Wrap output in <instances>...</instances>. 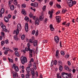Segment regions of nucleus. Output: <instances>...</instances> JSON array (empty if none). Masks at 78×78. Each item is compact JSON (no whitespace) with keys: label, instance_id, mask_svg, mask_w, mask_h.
Masks as SVG:
<instances>
[{"label":"nucleus","instance_id":"nucleus-4","mask_svg":"<svg viewBox=\"0 0 78 78\" xmlns=\"http://www.w3.org/2000/svg\"><path fill=\"white\" fill-rule=\"evenodd\" d=\"M62 76L63 78H69V74L67 73H62Z\"/></svg>","mask_w":78,"mask_h":78},{"label":"nucleus","instance_id":"nucleus-46","mask_svg":"<svg viewBox=\"0 0 78 78\" xmlns=\"http://www.w3.org/2000/svg\"><path fill=\"white\" fill-rule=\"evenodd\" d=\"M60 11H58L55 13L56 15H58L60 13Z\"/></svg>","mask_w":78,"mask_h":78},{"label":"nucleus","instance_id":"nucleus-33","mask_svg":"<svg viewBox=\"0 0 78 78\" xmlns=\"http://www.w3.org/2000/svg\"><path fill=\"white\" fill-rule=\"evenodd\" d=\"M30 75V74H27L26 75V78H30V77H29V76H30V75Z\"/></svg>","mask_w":78,"mask_h":78},{"label":"nucleus","instance_id":"nucleus-6","mask_svg":"<svg viewBox=\"0 0 78 78\" xmlns=\"http://www.w3.org/2000/svg\"><path fill=\"white\" fill-rule=\"evenodd\" d=\"M73 0H69V7L71 8L73 6Z\"/></svg>","mask_w":78,"mask_h":78},{"label":"nucleus","instance_id":"nucleus-17","mask_svg":"<svg viewBox=\"0 0 78 78\" xmlns=\"http://www.w3.org/2000/svg\"><path fill=\"white\" fill-rule=\"evenodd\" d=\"M9 7H10V9L11 11H13L14 10V6L13 5H11L9 6Z\"/></svg>","mask_w":78,"mask_h":78},{"label":"nucleus","instance_id":"nucleus-24","mask_svg":"<svg viewBox=\"0 0 78 78\" xmlns=\"http://www.w3.org/2000/svg\"><path fill=\"white\" fill-rule=\"evenodd\" d=\"M58 64L59 65V66H62V62H61V61L60 60H59L58 62Z\"/></svg>","mask_w":78,"mask_h":78},{"label":"nucleus","instance_id":"nucleus-21","mask_svg":"<svg viewBox=\"0 0 78 78\" xmlns=\"http://www.w3.org/2000/svg\"><path fill=\"white\" fill-rule=\"evenodd\" d=\"M24 20H25L26 21H27V22H28L30 20V18L27 16H25L24 18Z\"/></svg>","mask_w":78,"mask_h":78},{"label":"nucleus","instance_id":"nucleus-43","mask_svg":"<svg viewBox=\"0 0 78 78\" xmlns=\"http://www.w3.org/2000/svg\"><path fill=\"white\" fill-rule=\"evenodd\" d=\"M54 65H56L57 64V61L55 60L54 62Z\"/></svg>","mask_w":78,"mask_h":78},{"label":"nucleus","instance_id":"nucleus-53","mask_svg":"<svg viewBox=\"0 0 78 78\" xmlns=\"http://www.w3.org/2000/svg\"><path fill=\"white\" fill-rule=\"evenodd\" d=\"M5 44H8L9 43V41H8V40L7 39L5 41Z\"/></svg>","mask_w":78,"mask_h":78},{"label":"nucleus","instance_id":"nucleus-49","mask_svg":"<svg viewBox=\"0 0 78 78\" xmlns=\"http://www.w3.org/2000/svg\"><path fill=\"white\" fill-rule=\"evenodd\" d=\"M14 40L15 41H17V35L14 36Z\"/></svg>","mask_w":78,"mask_h":78},{"label":"nucleus","instance_id":"nucleus-20","mask_svg":"<svg viewBox=\"0 0 78 78\" xmlns=\"http://www.w3.org/2000/svg\"><path fill=\"white\" fill-rule=\"evenodd\" d=\"M34 37H32V39H30L29 40V41L30 43H33V41L34 40Z\"/></svg>","mask_w":78,"mask_h":78},{"label":"nucleus","instance_id":"nucleus-30","mask_svg":"<svg viewBox=\"0 0 78 78\" xmlns=\"http://www.w3.org/2000/svg\"><path fill=\"white\" fill-rule=\"evenodd\" d=\"M34 6L35 7H37L38 6V3H35L34 4Z\"/></svg>","mask_w":78,"mask_h":78},{"label":"nucleus","instance_id":"nucleus-18","mask_svg":"<svg viewBox=\"0 0 78 78\" xmlns=\"http://www.w3.org/2000/svg\"><path fill=\"white\" fill-rule=\"evenodd\" d=\"M4 20L5 22H8L9 21V19L6 16L4 17Z\"/></svg>","mask_w":78,"mask_h":78},{"label":"nucleus","instance_id":"nucleus-39","mask_svg":"<svg viewBox=\"0 0 78 78\" xmlns=\"http://www.w3.org/2000/svg\"><path fill=\"white\" fill-rule=\"evenodd\" d=\"M38 30H37L36 33H35V36H38V35L39 34L38 33Z\"/></svg>","mask_w":78,"mask_h":78},{"label":"nucleus","instance_id":"nucleus-38","mask_svg":"<svg viewBox=\"0 0 78 78\" xmlns=\"http://www.w3.org/2000/svg\"><path fill=\"white\" fill-rule=\"evenodd\" d=\"M22 8H26V5L25 4H22Z\"/></svg>","mask_w":78,"mask_h":78},{"label":"nucleus","instance_id":"nucleus-12","mask_svg":"<svg viewBox=\"0 0 78 78\" xmlns=\"http://www.w3.org/2000/svg\"><path fill=\"white\" fill-rule=\"evenodd\" d=\"M34 47H37V41L35 40L34 42Z\"/></svg>","mask_w":78,"mask_h":78},{"label":"nucleus","instance_id":"nucleus-54","mask_svg":"<svg viewBox=\"0 0 78 78\" xmlns=\"http://www.w3.org/2000/svg\"><path fill=\"white\" fill-rule=\"evenodd\" d=\"M66 11H67V10H65L64 9H63L62 10V13H64L65 12H66Z\"/></svg>","mask_w":78,"mask_h":78},{"label":"nucleus","instance_id":"nucleus-52","mask_svg":"<svg viewBox=\"0 0 78 78\" xmlns=\"http://www.w3.org/2000/svg\"><path fill=\"white\" fill-rule=\"evenodd\" d=\"M36 32V31H35V30H33L32 32V34H33V35H34V34H35V33Z\"/></svg>","mask_w":78,"mask_h":78},{"label":"nucleus","instance_id":"nucleus-1","mask_svg":"<svg viewBox=\"0 0 78 78\" xmlns=\"http://www.w3.org/2000/svg\"><path fill=\"white\" fill-rule=\"evenodd\" d=\"M30 46H31V45H30V43L29 42L27 43V47L28 48H26L25 50L26 51H30L31 53H33V51L34 52V50L30 49Z\"/></svg>","mask_w":78,"mask_h":78},{"label":"nucleus","instance_id":"nucleus-56","mask_svg":"<svg viewBox=\"0 0 78 78\" xmlns=\"http://www.w3.org/2000/svg\"><path fill=\"white\" fill-rule=\"evenodd\" d=\"M0 25H1V27H2V26H4V25H3V23L2 22H1Z\"/></svg>","mask_w":78,"mask_h":78},{"label":"nucleus","instance_id":"nucleus-8","mask_svg":"<svg viewBox=\"0 0 78 78\" xmlns=\"http://www.w3.org/2000/svg\"><path fill=\"white\" fill-rule=\"evenodd\" d=\"M0 12V17H2V14H3L5 12V9H4V8H2L1 9Z\"/></svg>","mask_w":78,"mask_h":78},{"label":"nucleus","instance_id":"nucleus-16","mask_svg":"<svg viewBox=\"0 0 78 78\" xmlns=\"http://www.w3.org/2000/svg\"><path fill=\"white\" fill-rule=\"evenodd\" d=\"M49 27L51 31H53L55 30V29L53 27V25L52 24H50Z\"/></svg>","mask_w":78,"mask_h":78},{"label":"nucleus","instance_id":"nucleus-31","mask_svg":"<svg viewBox=\"0 0 78 78\" xmlns=\"http://www.w3.org/2000/svg\"><path fill=\"white\" fill-rule=\"evenodd\" d=\"M65 69L66 70H69V68L68 67V66H67L65 65L64 67Z\"/></svg>","mask_w":78,"mask_h":78},{"label":"nucleus","instance_id":"nucleus-50","mask_svg":"<svg viewBox=\"0 0 78 78\" xmlns=\"http://www.w3.org/2000/svg\"><path fill=\"white\" fill-rule=\"evenodd\" d=\"M69 76L70 78H72V75L71 74V73H70L69 75Z\"/></svg>","mask_w":78,"mask_h":78},{"label":"nucleus","instance_id":"nucleus-60","mask_svg":"<svg viewBox=\"0 0 78 78\" xmlns=\"http://www.w3.org/2000/svg\"><path fill=\"white\" fill-rule=\"evenodd\" d=\"M7 16H8V18H9V19H10V18L11 17V15H8Z\"/></svg>","mask_w":78,"mask_h":78},{"label":"nucleus","instance_id":"nucleus-37","mask_svg":"<svg viewBox=\"0 0 78 78\" xmlns=\"http://www.w3.org/2000/svg\"><path fill=\"white\" fill-rule=\"evenodd\" d=\"M25 35H23L22 36H21V39H22V40H23L24 39H25Z\"/></svg>","mask_w":78,"mask_h":78},{"label":"nucleus","instance_id":"nucleus-11","mask_svg":"<svg viewBox=\"0 0 78 78\" xmlns=\"http://www.w3.org/2000/svg\"><path fill=\"white\" fill-rule=\"evenodd\" d=\"M25 30L26 32H27L28 31V24L26 23L25 25Z\"/></svg>","mask_w":78,"mask_h":78},{"label":"nucleus","instance_id":"nucleus-19","mask_svg":"<svg viewBox=\"0 0 78 78\" xmlns=\"http://www.w3.org/2000/svg\"><path fill=\"white\" fill-rule=\"evenodd\" d=\"M21 12L23 14V15H25V16L26 15L27 13V12H26V11H25V10L24 9H22Z\"/></svg>","mask_w":78,"mask_h":78},{"label":"nucleus","instance_id":"nucleus-32","mask_svg":"<svg viewBox=\"0 0 78 78\" xmlns=\"http://www.w3.org/2000/svg\"><path fill=\"white\" fill-rule=\"evenodd\" d=\"M29 16L30 18H32L33 15V13H32L30 12V13Z\"/></svg>","mask_w":78,"mask_h":78},{"label":"nucleus","instance_id":"nucleus-15","mask_svg":"<svg viewBox=\"0 0 78 78\" xmlns=\"http://www.w3.org/2000/svg\"><path fill=\"white\" fill-rule=\"evenodd\" d=\"M16 76H18L17 73L16 72H15L14 73H13V77L14 78H16Z\"/></svg>","mask_w":78,"mask_h":78},{"label":"nucleus","instance_id":"nucleus-62","mask_svg":"<svg viewBox=\"0 0 78 78\" xmlns=\"http://www.w3.org/2000/svg\"><path fill=\"white\" fill-rule=\"evenodd\" d=\"M3 59L5 61H6V58H5V57H4L3 58Z\"/></svg>","mask_w":78,"mask_h":78},{"label":"nucleus","instance_id":"nucleus-64","mask_svg":"<svg viewBox=\"0 0 78 78\" xmlns=\"http://www.w3.org/2000/svg\"><path fill=\"white\" fill-rule=\"evenodd\" d=\"M4 54L5 55H8V52H7V51H5V52H4Z\"/></svg>","mask_w":78,"mask_h":78},{"label":"nucleus","instance_id":"nucleus-35","mask_svg":"<svg viewBox=\"0 0 78 78\" xmlns=\"http://www.w3.org/2000/svg\"><path fill=\"white\" fill-rule=\"evenodd\" d=\"M5 51H7L8 52V51H10V49L9 48H6Z\"/></svg>","mask_w":78,"mask_h":78},{"label":"nucleus","instance_id":"nucleus-29","mask_svg":"<svg viewBox=\"0 0 78 78\" xmlns=\"http://www.w3.org/2000/svg\"><path fill=\"white\" fill-rule=\"evenodd\" d=\"M59 69V70H60V71H62V69H63V67H62L61 66H60Z\"/></svg>","mask_w":78,"mask_h":78},{"label":"nucleus","instance_id":"nucleus-51","mask_svg":"<svg viewBox=\"0 0 78 78\" xmlns=\"http://www.w3.org/2000/svg\"><path fill=\"white\" fill-rule=\"evenodd\" d=\"M48 13L49 14H50V15H51V14H53V11H49Z\"/></svg>","mask_w":78,"mask_h":78},{"label":"nucleus","instance_id":"nucleus-13","mask_svg":"<svg viewBox=\"0 0 78 78\" xmlns=\"http://www.w3.org/2000/svg\"><path fill=\"white\" fill-rule=\"evenodd\" d=\"M55 56L57 58H59V51L57 50L56 52Z\"/></svg>","mask_w":78,"mask_h":78},{"label":"nucleus","instance_id":"nucleus-55","mask_svg":"<svg viewBox=\"0 0 78 78\" xmlns=\"http://www.w3.org/2000/svg\"><path fill=\"white\" fill-rule=\"evenodd\" d=\"M59 75H60V73H58L57 74V78H59Z\"/></svg>","mask_w":78,"mask_h":78},{"label":"nucleus","instance_id":"nucleus-41","mask_svg":"<svg viewBox=\"0 0 78 78\" xmlns=\"http://www.w3.org/2000/svg\"><path fill=\"white\" fill-rule=\"evenodd\" d=\"M1 44L2 46H3L5 44V41H2L1 42Z\"/></svg>","mask_w":78,"mask_h":78},{"label":"nucleus","instance_id":"nucleus-25","mask_svg":"<svg viewBox=\"0 0 78 78\" xmlns=\"http://www.w3.org/2000/svg\"><path fill=\"white\" fill-rule=\"evenodd\" d=\"M13 0H11L9 2V6H10V5H11V3H12V2H13Z\"/></svg>","mask_w":78,"mask_h":78},{"label":"nucleus","instance_id":"nucleus-23","mask_svg":"<svg viewBox=\"0 0 78 78\" xmlns=\"http://www.w3.org/2000/svg\"><path fill=\"white\" fill-rule=\"evenodd\" d=\"M33 67L35 70L37 69V67H36V64L35 63H34L33 64Z\"/></svg>","mask_w":78,"mask_h":78},{"label":"nucleus","instance_id":"nucleus-40","mask_svg":"<svg viewBox=\"0 0 78 78\" xmlns=\"http://www.w3.org/2000/svg\"><path fill=\"white\" fill-rule=\"evenodd\" d=\"M29 57L30 58L32 57V53L31 52H29Z\"/></svg>","mask_w":78,"mask_h":78},{"label":"nucleus","instance_id":"nucleus-5","mask_svg":"<svg viewBox=\"0 0 78 78\" xmlns=\"http://www.w3.org/2000/svg\"><path fill=\"white\" fill-rule=\"evenodd\" d=\"M54 40L56 44H58V42H59V37L55 36L54 37Z\"/></svg>","mask_w":78,"mask_h":78},{"label":"nucleus","instance_id":"nucleus-7","mask_svg":"<svg viewBox=\"0 0 78 78\" xmlns=\"http://www.w3.org/2000/svg\"><path fill=\"white\" fill-rule=\"evenodd\" d=\"M22 29V26L20 24H18L17 25V31L18 32L20 31Z\"/></svg>","mask_w":78,"mask_h":78},{"label":"nucleus","instance_id":"nucleus-45","mask_svg":"<svg viewBox=\"0 0 78 78\" xmlns=\"http://www.w3.org/2000/svg\"><path fill=\"white\" fill-rule=\"evenodd\" d=\"M61 55H64L65 54H64V51H61Z\"/></svg>","mask_w":78,"mask_h":78},{"label":"nucleus","instance_id":"nucleus-9","mask_svg":"<svg viewBox=\"0 0 78 78\" xmlns=\"http://www.w3.org/2000/svg\"><path fill=\"white\" fill-rule=\"evenodd\" d=\"M56 20L58 23H59L61 22V17L59 16H56Z\"/></svg>","mask_w":78,"mask_h":78},{"label":"nucleus","instance_id":"nucleus-22","mask_svg":"<svg viewBox=\"0 0 78 78\" xmlns=\"http://www.w3.org/2000/svg\"><path fill=\"white\" fill-rule=\"evenodd\" d=\"M15 54L16 56H17L18 57H19L20 56V55H19V52L17 51H15Z\"/></svg>","mask_w":78,"mask_h":78},{"label":"nucleus","instance_id":"nucleus-63","mask_svg":"<svg viewBox=\"0 0 78 78\" xmlns=\"http://www.w3.org/2000/svg\"><path fill=\"white\" fill-rule=\"evenodd\" d=\"M65 58L67 59L69 58V55H67L65 56Z\"/></svg>","mask_w":78,"mask_h":78},{"label":"nucleus","instance_id":"nucleus-2","mask_svg":"<svg viewBox=\"0 0 78 78\" xmlns=\"http://www.w3.org/2000/svg\"><path fill=\"white\" fill-rule=\"evenodd\" d=\"M27 58L25 57L22 56L21 57V61L22 64H24L25 63L27 62Z\"/></svg>","mask_w":78,"mask_h":78},{"label":"nucleus","instance_id":"nucleus-27","mask_svg":"<svg viewBox=\"0 0 78 78\" xmlns=\"http://www.w3.org/2000/svg\"><path fill=\"white\" fill-rule=\"evenodd\" d=\"M13 3L15 5H17V4H18V3H17V0H14Z\"/></svg>","mask_w":78,"mask_h":78},{"label":"nucleus","instance_id":"nucleus-42","mask_svg":"<svg viewBox=\"0 0 78 78\" xmlns=\"http://www.w3.org/2000/svg\"><path fill=\"white\" fill-rule=\"evenodd\" d=\"M53 64H54V61L53 60H52V61L51 62V66L52 67Z\"/></svg>","mask_w":78,"mask_h":78},{"label":"nucleus","instance_id":"nucleus-36","mask_svg":"<svg viewBox=\"0 0 78 78\" xmlns=\"http://www.w3.org/2000/svg\"><path fill=\"white\" fill-rule=\"evenodd\" d=\"M46 7H47V6H46V5H44L42 8L43 10L44 11H45V10L46 9Z\"/></svg>","mask_w":78,"mask_h":78},{"label":"nucleus","instance_id":"nucleus-3","mask_svg":"<svg viewBox=\"0 0 78 78\" xmlns=\"http://www.w3.org/2000/svg\"><path fill=\"white\" fill-rule=\"evenodd\" d=\"M43 19V18H42V16H41L39 17V19H36L35 20V23H36L37 25H38L39 24V21H41V20H42Z\"/></svg>","mask_w":78,"mask_h":78},{"label":"nucleus","instance_id":"nucleus-44","mask_svg":"<svg viewBox=\"0 0 78 78\" xmlns=\"http://www.w3.org/2000/svg\"><path fill=\"white\" fill-rule=\"evenodd\" d=\"M53 3V1H51L49 3V5H51V6H52Z\"/></svg>","mask_w":78,"mask_h":78},{"label":"nucleus","instance_id":"nucleus-48","mask_svg":"<svg viewBox=\"0 0 78 78\" xmlns=\"http://www.w3.org/2000/svg\"><path fill=\"white\" fill-rule=\"evenodd\" d=\"M1 35L2 37H4L5 36V33H4V32H1Z\"/></svg>","mask_w":78,"mask_h":78},{"label":"nucleus","instance_id":"nucleus-14","mask_svg":"<svg viewBox=\"0 0 78 78\" xmlns=\"http://www.w3.org/2000/svg\"><path fill=\"white\" fill-rule=\"evenodd\" d=\"M31 71V68L30 67H28L27 68V72L28 74H29L30 72Z\"/></svg>","mask_w":78,"mask_h":78},{"label":"nucleus","instance_id":"nucleus-59","mask_svg":"<svg viewBox=\"0 0 78 78\" xmlns=\"http://www.w3.org/2000/svg\"><path fill=\"white\" fill-rule=\"evenodd\" d=\"M35 75L37 76V77L38 76V72H36L35 73Z\"/></svg>","mask_w":78,"mask_h":78},{"label":"nucleus","instance_id":"nucleus-58","mask_svg":"<svg viewBox=\"0 0 78 78\" xmlns=\"http://www.w3.org/2000/svg\"><path fill=\"white\" fill-rule=\"evenodd\" d=\"M73 5H75L76 3V2L75 1H74L73 2Z\"/></svg>","mask_w":78,"mask_h":78},{"label":"nucleus","instance_id":"nucleus-47","mask_svg":"<svg viewBox=\"0 0 78 78\" xmlns=\"http://www.w3.org/2000/svg\"><path fill=\"white\" fill-rule=\"evenodd\" d=\"M1 28L3 29V30H5V29H6V26L4 25V26L2 27Z\"/></svg>","mask_w":78,"mask_h":78},{"label":"nucleus","instance_id":"nucleus-34","mask_svg":"<svg viewBox=\"0 0 78 78\" xmlns=\"http://www.w3.org/2000/svg\"><path fill=\"white\" fill-rule=\"evenodd\" d=\"M56 6L58 8H61V5L59 4H57L56 5Z\"/></svg>","mask_w":78,"mask_h":78},{"label":"nucleus","instance_id":"nucleus-61","mask_svg":"<svg viewBox=\"0 0 78 78\" xmlns=\"http://www.w3.org/2000/svg\"><path fill=\"white\" fill-rule=\"evenodd\" d=\"M48 20V19H47V18H46L44 21V22H45V23H47V22Z\"/></svg>","mask_w":78,"mask_h":78},{"label":"nucleus","instance_id":"nucleus-28","mask_svg":"<svg viewBox=\"0 0 78 78\" xmlns=\"http://www.w3.org/2000/svg\"><path fill=\"white\" fill-rule=\"evenodd\" d=\"M14 69H15L16 71V72H17V71H19V68H18V67L17 66H16V67H14Z\"/></svg>","mask_w":78,"mask_h":78},{"label":"nucleus","instance_id":"nucleus-26","mask_svg":"<svg viewBox=\"0 0 78 78\" xmlns=\"http://www.w3.org/2000/svg\"><path fill=\"white\" fill-rule=\"evenodd\" d=\"M13 33L14 34H15V33H16V35H17V34H18V33H19V31H17V29H16V30H14L13 32Z\"/></svg>","mask_w":78,"mask_h":78},{"label":"nucleus","instance_id":"nucleus-57","mask_svg":"<svg viewBox=\"0 0 78 78\" xmlns=\"http://www.w3.org/2000/svg\"><path fill=\"white\" fill-rule=\"evenodd\" d=\"M48 42V41H47V40H44V41H43V43H47Z\"/></svg>","mask_w":78,"mask_h":78},{"label":"nucleus","instance_id":"nucleus-10","mask_svg":"<svg viewBox=\"0 0 78 78\" xmlns=\"http://www.w3.org/2000/svg\"><path fill=\"white\" fill-rule=\"evenodd\" d=\"M31 74L32 75V77H34L35 76V73H34V69L32 68L31 69Z\"/></svg>","mask_w":78,"mask_h":78}]
</instances>
